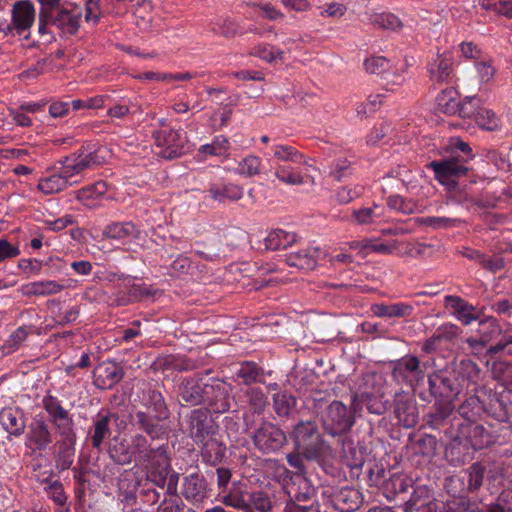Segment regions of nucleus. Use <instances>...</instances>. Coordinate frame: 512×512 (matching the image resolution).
I'll return each instance as SVG.
<instances>
[{
    "mask_svg": "<svg viewBox=\"0 0 512 512\" xmlns=\"http://www.w3.org/2000/svg\"><path fill=\"white\" fill-rule=\"evenodd\" d=\"M391 377L398 384H405L413 391L424 381L426 363H421L415 355H405L402 358L391 361Z\"/></svg>",
    "mask_w": 512,
    "mask_h": 512,
    "instance_id": "8",
    "label": "nucleus"
},
{
    "mask_svg": "<svg viewBox=\"0 0 512 512\" xmlns=\"http://www.w3.org/2000/svg\"><path fill=\"white\" fill-rule=\"evenodd\" d=\"M297 400L295 396L288 392L276 393L273 397V408L279 417H287L296 407Z\"/></svg>",
    "mask_w": 512,
    "mask_h": 512,
    "instance_id": "48",
    "label": "nucleus"
},
{
    "mask_svg": "<svg viewBox=\"0 0 512 512\" xmlns=\"http://www.w3.org/2000/svg\"><path fill=\"white\" fill-rule=\"evenodd\" d=\"M108 455L110 459L117 465H129L136 459L135 449L132 443H128L125 438L114 437L108 446Z\"/></svg>",
    "mask_w": 512,
    "mask_h": 512,
    "instance_id": "27",
    "label": "nucleus"
},
{
    "mask_svg": "<svg viewBox=\"0 0 512 512\" xmlns=\"http://www.w3.org/2000/svg\"><path fill=\"white\" fill-rule=\"evenodd\" d=\"M387 379L384 374L376 371L363 373L359 379L357 392L353 394V405L366 406L371 414L382 415L388 410L386 395Z\"/></svg>",
    "mask_w": 512,
    "mask_h": 512,
    "instance_id": "3",
    "label": "nucleus"
},
{
    "mask_svg": "<svg viewBox=\"0 0 512 512\" xmlns=\"http://www.w3.org/2000/svg\"><path fill=\"white\" fill-rule=\"evenodd\" d=\"M54 427L60 437L58 441L76 442L77 436L74 430V421L72 417L68 418L67 421L64 420L54 424Z\"/></svg>",
    "mask_w": 512,
    "mask_h": 512,
    "instance_id": "60",
    "label": "nucleus"
},
{
    "mask_svg": "<svg viewBox=\"0 0 512 512\" xmlns=\"http://www.w3.org/2000/svg\"><path fill=\"white\" fill-rule=\"evenodd\" d=\"M75 444L76 442L61 441L55 443L54 459L56 468L60 471L67 470L72 466L75 457Z\"/></svg>",
    "mask_w": 512,
    "mask_h": 512,
    "instance_id": "39",
    "label": "nucleus"
},
{
    "mask_svg": "<svg viewBox=\"0 0 512 512\" xmlns=\"http://www.w3.org/2000/svg\"><path fill=\"white\" fill-rule=\"evenodd\" d=\"M262 369L254 362L242 363L237 372L238 378L242 379L245 385L255 383L261 374Z\"/></svg>",
    "mask_w": 512,
    "mask_h": 512,
    "instance_id": "59",
    "label": "nucleus"
},
{
    "mask_svg": "<svg viewBox=\"0 0 512 512\" xmlns=\"http://www.w3.org/2000/svg\"><path fill=\"white\" fill-rule=\"evenodd\" d=\"M457 411L467 421L466 423L476 422L486 412V406L477 395L473 394L465 398Z\"/></svg>",
    "mask_w": 512,
    "mask_h": 512,
    "instance_id": "33",
    "label": "nucleus"
},
{
    "mask_svg": "<svg viewBox=\"0 0 512 512\" xmlns=\"http://www.w3.org/2000/svg\"><path fill=\"white\" fill-rule=\"evenodd\" d=\"M474 121L483 130L497 131L501 128V120L496 113L484 107H477Z\"/></svg>",
    "mask_w": 512,
    "mask_h": 512,
    "instance_id": "43",
    "label": "nucleus"
},
{
    "mask_svg": "<svg viewBox=\"0 0 512 512\" xmlns=\"http://www.w3.org/2000/svg\"><path fill=\"white\" fill-rule=\"evenodd\" d=\"M441 512H480L479 508L467 498V496L459 495L445 505L440 507Z\"/></svg>",
    "mask_w": 512,
    "mask_h": 512,
    "instance_id": "54",
    "label": "nucleus"
},
{
    "mask_svg": "<svg viewBox=\"0 0 512 512\" xmlns=\"http://www.w3.org/2000/svg\"><path fill=\"white\" fill-rule=\"evenodd\" d=\"M182 496L191 503H200L207 498V482L202 473L194 471L183 478Z\"/></svg>",
    "mask_w": 512,
    "mask_h": 512,
    "instance_id": "23",
    "label": "nucleus"
},
{
    "mask_svg": "<svg viewBox=\"0 0 512 512\" xmlns=\"http://www.w3.org/2000/svg\"><path fill=\"white\" fill-rule=\"evenodd\" d=\"M406 512H441L440 505L435 499H421L413 494L405 503Z\"/></svg>",
    "mask_w": 512,
    "mask_h": 512,
    "instance_id": "51",
    "label": "nucleus"
},
{
    "mask_svg": "<svg viewBox=\"0 0 512 512\" xmlns=\"http://www.w3.org/2000/svg\"><path fill=\"white\" fill-rule=\"evenodd\" d=\"M486 473V466L482 462L472 463L465 471L467 476V486L459 492L460 495L466 496L469 493H476L483 485Z\"/></svg>",
    "mask_w": 512,
    "mask_h": 512,
    "instance_id": "35",
    "label": "nucleus"
},
{
    "mask_svg": "<svg viewBox=\"0 0 512 512\" xmlns=\"http://www.w3.org/2000/svg\"><path fill=\"white\" fill-rule=\"evenodd\" d=\"M362 494L352 487H343L334 495L335 507L342 512H353L362 503Z\"/></svg>",
    "mask_w": 512,
    "mask_h": 512,
    "instance_id": "32",
    "label": "nucleus"
},
{
    "mask_svg": "<svg viewBox=\"0 0 512 512\" xmlns=\"http://www.w3.org/2000/svg\"><path fill=\"white\" fill-rule=\"evenodd\" d=\"M229 149V140L224 135L216 136L211 144L202 145L199 153L210 156L224 155Z\"/></svg>",
    "mask_w": 512,
    "mask_h": 512,
    "instance_id": "56",
    "label": "nucleus"
},
{
    "mask_svg": "<svg viewBox=\"0 0 512 512\" xmlns=\"http://www.w3.org/2000/svg\"><path fill=\"white\" fill-rule=\"evenodd\" d=\"M477 332L479 337L490 343L499 336L501 337L502 327L496 318L488 316L479 321Z\"/></svg>",
    "mask_w": 512,
    "mask_h": 512,
    "instance_id": "45",
    "label": "nucleus"
},
{
    "mask_svg": "<svg viewBox=\"0 0 512 512\" xmlns=\"http://www.w3.org/2000/svg\"><path fill=\"white\" fill-rule=\"evenodd\" d=\"M428 71L432 81L448 83L454 76V59L449 51L437 52L435 58L429 62Z\"/></svg>",
    "mask_w": 512,
    "mask_h": 512,
    "instance_id": "21",
    "label": "nucleus"
},
{
    "mask_svg": "<svg viewBox=\"0 0 512 512\" xmlns=\"http://www.w3.org/2000/svg\"><path fill=\"white\" fill-rule=\"evenodd\" d=\"M71 184L72 183L64 177L62 172H60L59 174H55L41 180L38 183L37 188L44 194H53L66 189Z\"/></svg>",
    "mask_w": 512,
    "mask_h": 512,
    "instance_id": "49",
    "label": "nucleus"
},
{
    "mask_svg": "<svg viewBox=\"0 0 512 512\" xmlns=\"http://www.w3.org/2000/svg\"><path fill=\"white\" fill-rule=\"evenodd\" d=\"M295 241L296 236L294 234L278 229L269 233L265 239V245L267 249L279 250L286 249Z\"/></svg>",
    "mask_w": 512,
    "mask_h": 512,
    "instance_id": "44",
    "label": "nucleus"
},
{
    "mask_svg": "<svg viewBox=\"0 0 512 512\" xmlns=\"http://www.w3.org/2000/svg\"><path fill=\"white\" fill-rule=\"evenodd\" d=\"M486 356L491 359L497 356H512V335L502 334L494 345H490L486 349Z\"/></svg>",
    "mask_w": 512,
    "mask_h": 512,
    "instance_id": "53",
    "label": "nucleus"
},
{
    "mask_svg": "<svg viewBox=\"0 0 512 512\" xmlns=\"http://www.w3.org/2000/svg\"><path fill=\"white\" fill-rule=\"evenodd\" d=\"M43 407L50 417V422L54 425L64 420L67 421L71 416L68 411L62 407L56 397L52 395L43 398Z\"/></svg>",
    "mask_w": 512,
    "mask_h": 512,
    "instance_id": "46",
    "label": "nucleus"
},
{
    "mask_svg": "<svg viewBox=\"0 0 512 512\" xmlns=\"http://www.w3.org/2000/svg\"><path fill=\"white\" fill-rule=\"evenodd\" d=\"M498 439V434L476 422L462 423L458 427V433L454 441L461 444L466 441L474 450H481L494 444Z\"/></svg>",
    "mask_w": 512,
    "mask_h": 512,
    "instance_id": "11",
    "label": "nucleus"
},
{
    "mask_svg": "<svg viewBox=\"0 0 512 512\" xmlns=\"http://www.w3.org/2000/svg\"><path fill=\"white\" fill-rule=\"evenodd\" d=\"M208 389L207 398L203 404H207L214 413H225L230 410L233 397H231L224 382L216 379Z\"/></svg>",
    "mask_w": 512,
    "mask_h": 512,
    "instance_id": "22",
    "label": "nucleus"
},
{
    "mask_svg": "<svg viewBox=\"0 0 512 512\" xmlns=\"http://www.w3.org/2000/svg\"><path fill=\"white\" fill-rule=\"evenodd\" d=\"M125 375L123 367L115 361H104L93 370V382L99 389H111Z\"/></svg>",
    "mask_w": 512,
    "mask_h": 512,
    "instance_id": "20",
    "label": "nucleus"
},
{
    "mask_svg": "<svg viewBox=\"0 0 512 512\" xmlns=\"http://www.w3.org/2000/svg\"><path fill=\"white\" fill-rule=\"evenodd\" d=\"M413 311L414 307L411 304L403 302L394 303L390 305L380 303L373 304L371 306V312L373 313V315L377 317H409L412 315Z\"/></svg>",
    "mask_w": 512,
    "mask_h": 512,
    "instance_id": "37",
    "label": "nucleus"
},
{
    "mask_svg": "<svg viewBox=\"0 0 512 512\" xmlns=\"http://www.w3.org/2000/svg\"><path fill=\"white\" fill-rule=\"evenodd\" d=\"M457 91L453 88L443 90L437 96V104L441 112L454 115L459 110V101H457Z\"/></svg>",
    "mask_w": 512,
    "mask_h": 512,
    "instance_id": "50",
    "label": "nucleus"
},
{
    "mask_svg": "<svg viewBox=\"0 0 512 512\" xmlns=\"http://www.w3.org/2000/svg\"><path fill=\"white\" fill-rule=\"evenodd\" d=\"M209 192L211 197L219 202H224L226 199L231 201L239 200L243 195V189L234 184L226 185H211Z\"/></svg>",
    "mask_w": 512,
    "mask_h": 512,
    "instance_id": "42",
    "label": "nucleus"
},
{
    "mask_svg": "<svg viewBox=\"0 0 512 512\" xmlns=\"http://www.w3.org/2000/svg\"><path fill=\"white\" fill-rule=\"evenodd\" d=\"M393 414L405 428H413L419 420L417 402L409 392L399 390L393 396Z\"/></svg>",
    "mask_w": 512,
    "mask_h": 512,
    "instance_id": "14",
    "label": "nucleus"
},
{
    "mask_svg": "<svg viewBox=\"0 0 512 512\" xmlns=\"http://www.w3.org/2000/svg\"><path fill=\"white\" fill-rule=\"evenodd\" d=\"M81 18L82 9L77 5H71L70 8L59 6L55 10L39 12L38 31L46 34L49 26H53L63 35L72 36L78 32Z\"/></svg>",
    "mask_w": 512,
    "mask_h": 512,
    "instance_id": "7",
    "label": "nucleus"
},
{
    "mask_svg": "<svg viewBox=\"0 0 512 512\" xmlns=\"http://www.w3.org/2000/svg\"><path fill=\"white\" fill-rule=\"evenodd\" d=\"M255 448L263 455L280 451L288 442L286 433L276 424L263 420L251 435Z\"/></svg>",
    "mask_w": 512,
    "mask_h": 512,
    "instance_id": "9",
    "label": "nucleus"
},
{
    "mask_svg": "<svg viewBox=\"0 0 512 512\" xmlns=\"http://www.w3.org/2000/svg\"><path fill=\"white\" fill-rule=\"evenodd\" d=\"M0 424L10 436H22L26 429L24 410L18 406L2 408L0 411Z\"/></svg>",
    "mask_w": 512,
    "mask_h": 512,
    "instance_id": "24",
    "label": "nucleus"
},
{
    "mask_svg": "<svg viewBox=\"0 0 512 512\" xmlns=\"http://www.w3.org/2000/svg\"><path fill=\"white\" fill-rule=\"evenodd\" d=\"M65 289V286L53 280L32 282L21 287L24 296H49Z\"/></svg>",
    "mask_w": 512,
    "mask_h": 512,
    "instance_id": "36",
    "label": "nucleus"
},
{
    "mask_svg": "<svg viewBox=\"0 0 512 512\" xmlns=\"http://www.w3.org/2000/svg\"><path fill=\"white\" fill-rule=\"evenodd\" d=\"M492 373L496 379L502 381L504 385L512 384V364L506 361L494 362Z\"/></svg>",
    "mask_w": 512,
    "mask_h": 512,
    "instance_id": "62",
    "label": "nucleus"
},
{
    "mask_svg": "<svg viewBox=\"0 0 512 512\" xmlns=\"http://www.w3.org/2000/svg\"><path fill=\"white\" fill-rule=\"evenodd\" d=\"M370 22L376 28L393 31L401 29L403 26L399 18L390 13L373 15L370 17Z\"/></svg>",
    "mask_w": 512,
    "mask_h": 512,
    "instance_id": "55",
    "label": "nucleus"
},
{
    "mask_svg": "<svg viewBox=\"0 0 512 512\" xmlns=\"http://www.w3.org/2000/svg\"><path fill=\"white\" fill-rule=\"evenodd\" d=\"M332 397L333 395L328 389H312L308 397V401L311 402L310 408L320 417L321 412L333 401Z\"/></svg>",
    "mask_w": 512,
    "mask_h": 512,
    "instance_id": "52",
    "label": "nucleus"
},
{
    "mask_svg": "<svg viewBox=\"0 0 512 512\" xmlns=\"http://www.w3.org/2000/svg\"><path fill=\"white\" fill-rule=\"evenodd\" d=\"M145 411L135 413V425L152 440H166L169 429L163 424L170 417L165 398L158 390H149L144 400Z\"/></svg>",
    "mask_w": 512,
    "mask_h": 512,
    "instance_id": "2",
    "label": "nucleus"
},
{
    "mask_svg": "<svg viewBox=\"0 0 512 512\" xmlns=\"http://www.w3.org/2000/svg\"><path fill=\"white\" fill-rule=\"evenodd\" d=\"M177 481V474L170 475L165 495L171 497H165L158 505L156 512H182L183 502L176 495Z\"/></svg>",
    "mask_w": 512,
    "mask_h": 512,
    "instance_id": "38",
    "label": "nucleus"
},
{
    "mask_svg": "<svg viewBox=\"0 0 512 512\" xmlns=\"http://www.w3.org/2000/svg\"><path fill=\"white\" fill-rule=\"evenodd\" d=\"M360 409V406L353 405V398L350 406L342 401L333 400L321 412L319 419L322 429L332 437H346L355 424V413Z\"/></svg>",
    "mask_w": 512,
    "mask_h": 512,
    "instance_id": "5",
    "label": "nucleus"
},
{
    "mask_svg": "<svg viewBox=\"0 0 512 512\" xmlns=\"http://www.w3.org/2000/svg\"><path fill=\"white\" fill-rule=\"evenodd\" d=\"M118 419V415L111 413L110 411L99 412L92 424L90 429L91 444L95 449H100L104 440L110 437L111 428L110 421Z\"/></svg>",
    "mask_w": 512,
    "mask_h": 512,
    "instance_id": "25",
    "label": "nucleus"
},
{
    "mask_svg": "<svg viewBox=\"0 0 512 512\" xmlns=\"http://www.w3.org/2000/svg\"><path fill=\"white\" fill-rule=\"evenodd\" d=\"M261 161L256 156L244 158L238 165V173L247 177L259 174Z\"/></svg>",
    "mask_w": 512,
    "mask_h": 512,
    "instance_id": "63",
    "label": "nucleus"
},
{
    "mask_svg": "<svg viewBox=\"0 0 512 512\" xmlns=\"http://www.w3.org/2000/svg\"><path fill=\"white\" fill-rule=\"evenodd\" d=\"M187 423L188 435L196 445H199L206 438L214 436L216 432L215 421L206 408L192 410L187 417Z\"/></svg>",
    "mask_w": 512,
    "mask_h": 512,
    "instance_id": "13",
    "label": "nucleus"
},
{
    "mask_svg": "<svg viewBox=\"0 0 512 512\" xmlns=\"http://www.w3.org/2000/svg\"><path fill=\"white\" fill-rule=\"evenodd\" d=\"M12 22L4 27L3 32L5 35L12 33L16 30L18 35H21L26 30L30 29L35 20V9L29 1H17L13 4Z\"/></svg>",
    "mask_w": 512,
    "mask_h": 512,
    "instance_id": "17",
    "label": "nucleus"
},
{
    "mask_svg": "<svg viewBox=\"0 0 512 512\" xmlns=\"http://www.w3.org/2000/svg\"><path fill=\"white\" fill-rule=\"evenodd\" d=\"M60 164L62 165V174L69 181L71 177L82 172L83 170L96 165H100L101 160L96 151L86 154L82 148L79 150V152L64 157L62 160H60Z\"/></svg>",
    "mask_w": 512,
    "mask_h": 512,
    "instance_id": "18",
    "label": "nucleus"
},
{
    "mask_svg": "<svg viewBox=\"0 0 512 512\" xmlns=\"http://www.w3.org/2000/svg\"><path fill=\"white\" fill-rule=\"evenodd\" d=\"M411 486V480L401 475H393L385 482V490L393 496L406 493Z\"/></svg>",
    "mask_w": 512,
    "mask_h": 512,
    "instance_id": "58",
    "label": "nucleus"
},
{
    "mask_svg": "<svg viewBox=\"0 0 512 512\" xmlns=\"http://www.w3.org/2000/svg\"><path fill=\"white\" fill-rule=\"evenodd\" d=\"M464 157L452 156L442 161H432L427 167L435 173V178L442 184H445L450 178L465 176L469 168L464 165Z\"/></svg>",
    "mask_w": 512,
    "mask_h": 512,
    "instance_id": "19",
    "label": "nucleus"
},
{
    "mask_svg": "<svg viewBox=\"0 0 512 512\" xmlns=\"http://www.w3.org/2000/svg\"><path fill=\"white\" fill-rule=\"evenodd\" d=\"M246 494H249L246 485L241 482H233L225 492H219L224 505L243 512L249 509L248 500L245 498Z\"/></svg>",
    "mask_w": 512,
    "mask_h": 512,
    "instance_id": "31",
    "label": "nucleus"
},
{
    "mask_svg": "<svg viewBox=\"0 0 512 512\" xmlns=\"http://www.w3.org/2000/svg\"><path fill=\"white\" fill-rule=\"evenodd\" d=\"M200 454L204 463L217 466L224 460L226 456V446L213 436L206 438L198 445Z\"/></svg>",
    "mask_w": 512,
    "mask_h": 512,
    "instance_id": "30",
    "label": "nucleus"
},
{
    "mask_svg": "<svg viewBox=\"0 0 512 512\" xmlns=\"http://www.w3.org/2000/svg\"><path fill=\"white\" fill-rule=\"evenodd\" d=\"M285 261L290 267L312 270L316 267V259L307 251L299 250L290 252L285 256Z\"/></svg>",
    "mask_w": 512,
    "mask_h": 512,
    "instance_id": "47",
    "label": "nucleus"
},
{
    "mask_svg": "<svg viewBox=\"0 0 512 512\" xmlns=\"http://www.w3.org/2000/svg\"><path fill=\"white\" fill-rule=\"evenodd\" d=\"M210 383L204 382L202 373L184 377L178 386L177 399L181 406L192 407L204 403Z\"/></svg>",
    "mask_w": 512,
    "mask_h": 512,
    "instance_id": "10",
    "label": "nucleus"
},
{
    "mask_svg": "<svg viewBox=\"0 0 512 512\" xmlns=\"http://www.w3.org/2000/svg\"><path fill=\"white\" fill-rule=\"evenodd\" d=\"M139 231L132 222H114L105 227L103 236L108 239L122 240L137 237Z\"/></svg>",
    "mask_w": 512,
    "mask_h": 512,
    "instance_id": "40",
    "label": "nucleus"
},
{
    "mask_svg": "<svg viewBox=\"0 0 512 512\" xmlns=\"http://www.w3.org/2000/svg\"><path fill=\"white\" fill-rule=\"evenodd\" d=\"M342 457L346 465L350 468L353 477H359L361 469L365 463L364 452L357 448L353 441L348 437L341 439Z\"/></svg>",
    "mask_w": 512,
    "mask_h": 512,
    "instance_id": "29",
    "label": "nucleus"
},
{
    "mask_svg": "<svg viewBox=\"0 0 512 512\" xmlns=\"http://www.w3.org/2000/svg\"><path fill=\"white\" fill-rule=\"evenodd\" d=\"M296 450L302 451L304 459L320 461L330 450L314 421H301L290 433Z\"/></svg>",
    "mask_w": 512,
    "mask_h": 512,
    "instance_id": "4",
    "label": "nucleus"
},
{
    "mask_svg": "<svg viewBox=\"0 0 512 512\" xmlns=\"http://www.w3.org/2000/svg\"><path fill=\"white\" fill-rule=\"evenodd\" d=\"M248 506L246 512H273L277 507L276 494L270 489H256L248 494Z\"/></svg>",
    "mask_w": 512,
    "mask_h": 512,
    "instance_id": "28",
    "label": "nucleus"
},
{
    "mask_svg": "<svg viewBox=\"0 0 512 512\" xmlns=\"http://www.w3.org/2000/svg\"><path fill=\"white\" fill-rule=\"evenodd\" d=\"M290 493L291 512H320L316 489L306 477L300 478L297 487H292Z\"/></svg>",
    "mask_w": 512,
    "mask_h": 512,
    "instance_id": "15",
    "label": "nucleus"
},
{
    "mask_svg": "<svg viewBox=\"0 0 512 512\" xmlns=\"http://www.w3.org/2000/svg\"><path fill=\"white\" fill-rule=\"evenodd\" d=\"M455 410L453 399H435L434 404L422 418L421 428L439 431L451 424V417Z\"/></svg>",
    "mask_w": 512,
    "mask_h": 512,
    "instance_id": "16",
    "label": "nucleus"
},
{
    "mask_svg": "<svg viewBox=\"0 0 512 512\" xmlns=\"http://www.w3.org/2000/svg\"><path fill=\"white\" fill-rule=\"evenodd\" d=\"M365 70L372 75H381L391 69V62L383 56H372L364 62Z\"/></svg>",
    "mask_w": 512,
    "mask_h": 512,
    "instance_id": "57",
    "label": "nucleus"
},
{
    "mask_svg": "<svg viewBox=\"0 0 512 512\" xmlns=\"http://www.w3.org/2000/svg\"><path fill=\"white\" fill-rule=\"evenodd\" d=\"M152 137L155 145L163 148L159 155L166 160L178 158L189 150L187 137L177 130H158Z\"/></svg>",
    "mask_w": 512,
    "mask_h": 512,
    "instance_id": "12",
    "label": "nucleus"
},
{
    "mask_svg": "<svg viewBox=\"0 0 512 512\" xmlns=\"http://www.w3.org/2000/svg\"><path fill=\"white\" fill-rule=\"evenodd\" d=\"M275 175L280 181L288 185H299L303 183L301 174L286 166H279L275 171Z\"/></svg>",
    "mask_w": 512,
    "mask_h": 512,
    "instance_id": "64",
    "label": "nucleus"
},
{
    "mask_svg": "<svg viewBox=\"0 0 512 512\" xmlns=\"http://www.w3.org/2000/svg\"><path fill=\"white\" fill-rule=\"evenodd\" d=\"M164 488L160 489L157 486V483L152 481L150 477H146L143 483L139 484L138 496L141 498V501L148 506H155L162 494H165Z\"/></svg>",
    "mask_w": 512,
    "mask_h": 512,
    "instance_id": "41",
    "label": "nucleus"
},
{
    "mask_svg": "<svg viewBox=\"0 0 512 512\" xmlns=\"http://www.w3.org/2000/svg\"><path fill=\"white\" fill-rule=\"evenodd\" d=\"M132 448L136 453V465L143 467L146 477H150L160 489L165 488L170 472L168 437L166 440H152L146 434H135L132 436Z\"/></svg>",
    "mask_w": 512,
    "mask_h": 512,
    "instance_id": "1",
    "label": "nucleus"
},
{
    "mask_svg": "<svg viewBox=\"0 0 512 512\" xmlns=\"http://www.w3.org/2000/svg\"><path fill=\"white\" fill-rule=\"evenodd\" d=\"M27 441L35 450H46L52 443V434L43 418L34 419L28 426Z\"/></svg>",
    "mask_w": 512,
    "mask_h": 512,
    "instance_id": "26",
    "label": "nucleus"
},
{
    "mask_svg": "<svg viewBox=\"0 0 512 512\" xmlns=\"http://www.w3.org/2000/svg\"><path fill=\"white\" fill-rule=\"evenodd\" d=\"M415 446L422 456H433L437 450V439L430 434H423L416 441Z\"/></svg>",
    "mask_w": 512,
    "mask_h": 512,
    "instance_id": "61",
    "label": "nucleus"
},
{
    "mask_svg": "<svg viewBox=\"0 0 512 512\" xmlns=\"http://www.w3.org/2000/svg\"><path fill=\"white\" fill-rule=\"evenodd\" d=\"M477 371V367L473 363H461V371L456 370H438L428 375L429 393L435 399H453L462 391V383L460 375L464 372L470 373Z\"/></svg>",
    "mask_w": 512,
    "mask_h": 512,
    "instance_id": "6",
    "label": "nucleus"
},
{
    "mask_svg": "<svg viewBox=\"0 0 512 512\" xmlns=\"http://www.w3.org/2000/svg\"><path fill=\"white\" fill-rule=\"evenodd\" d=\"M151 368L157 372L166 371H190L196 368L194 361L189 359H178L172 355L158 357L151 365Z\"/></svg>",
    "mask_w": 512,
    "mask_h": 512,
    "instance_id": "34",
    "label": "nucleus"
}]
</instances>
